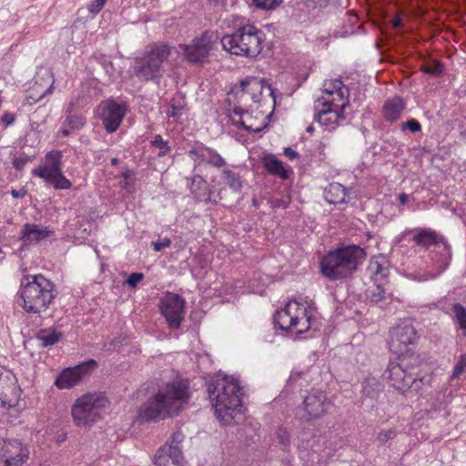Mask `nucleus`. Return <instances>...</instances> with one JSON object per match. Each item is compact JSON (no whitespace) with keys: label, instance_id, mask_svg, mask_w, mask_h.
<instances>
[{"label":"nucleus","instance_id":"nucleus-21","mask_svg":"<svg viewBox=\"0 0 466 466\" xmlns=\"http://www.w3.org/2000/svg\"><path fill=\"white\" fill-rule=\"evenodd\" d=\"M62 154L60 151H51L46 156V162L32 170V175L49 182L62 168Z\"/></svg>","mask_w":466,"mask_h":466},{"label":"nucleus","instance_id":"nucleus-19","mask_svg":"<svg viewBox=\"0 0 466 466\" xmlns=\"http://www.w3.org/2000/svg\"><path fill=\"white\" fill-rule=\"evenodd\" d=\"M322 93L323 96L316 100L332 99V97H335L336 103L339 104L340 111H344L348 106L349 89L340 79L335 78L324 81Z\"/></svg>","mask_w":466,"mask_h":466},{"label":"nucleus","instance_id":"nucleus-14","mask_svg":"<svg viewBox=\"0 0 466 466\" xmlns=\"http://www.w3.org/2000/svg\"><path fill=\"white\" fill-rule=\"evenodd\" d=\"M185 300L177 294L167 292L160 300V310L168 326L177 329L183 319Z\"/></svg>","mask_w":466,"mask_h":466},{"label":"nucleus","instance_id":"nucleus-62","mask_svg":"<svg viewBox=\"0 0 466 466\" xmlns=\"http://www.w3.org/2000/svg\"><path fill=\"white\" fill-rule=\"evenodd\" d=\"M111 163H112V165L116 166L118 163V159L117 158H113L111 160Z\"/></svg>","mask_w":466,"mask_h":466},{"label":"nucleus","instance_id":"nucleus-48","mask_svg":"<svg viewBox=\"0 0 466 466\" xmlns=\"http://www.w3.org/2000/svg\"><path fill=\"white\" fill-rule=\"evenodd\" d=\"M171 240L168 238H164L161 240L152 241L151 246L156 252H159L162 249L170 247Z\"/></svg>","mask_w":466,"mask_h":466},{"label":"nucleus","instance_id":"nucleus-7","mask_svg":"<svg viewBox=\"0 0 466 466\" xmlns=\"http://www.w3.org/2000/svg\"><path fill=\"white\" fill-rule=\"evenodd\" d=\"M264 34L252 25H246L233 34L224 35L220 42L223 48L232 55L256 57L262 49Z\"/></svg>","mask_w":466,"mask_h":466},{"label":"nucleus","instance_id":"nucleus-18","mask_svg":"<svg viewBox=\"0 0 466 466\" xmlns=\"http://www.w3.org/2000/svg\"><path fill=\"white\" fill-rule=\"evenodd\" d=\"M99 114L107 132H115L125 116L126 107L115 101L108 100L99 106Z\"/></svg>","mask_w":466,"mask_h":466},{"label":"nucleus","instance_id":"nucleus-24","mask_svg":"<svg viewBox=\"0 0 466 466\" xmlns=\"http://www.w3.org/2000/svg\"><path fill=\"white\" fill-rule=\"evenodd\" d=\"M188 155L198 165L204 162L217 167H221L226 165L225 159L218 152L202 145L192 147L188 151Z\"/></svg>","mask_w":466,"mask_h":466},{"label":"nucleus","instance_id":"nucleus-28","mask_svg":"<svg viewBox=\"0 0 466 466\" xmlns=\"http://www.w3.org/2000/svg\"><path fill=\"white\" fill-rule=\"evenodd\" d=\"M347 189L339 183H330L325 189V199L330 204H341L346 202Z\"/></svg>","mask_w":466,"mask_h":466},{"label":"nucleus","instance_id":"nucleus-27","mask_svg":"<svg viewBox=\"0 0 466 466\" xmlns=\"http://www.w3.org/2000/svg\"><path fill=\"white\" fill-rule=\"evenodd\" d=\"M262 163L268 173L274 176H278L282 179H286L289 177V172L285 168L283 163L279 160L274 155L268 154L262 158Z\"/></svg>","mask_w":466,"mask_h":466},{"label":"nucleus","instance_id":"nucleus-31","mask_svg":"<svg viewBox=\"0 0 466 466\" xmlns=\"http://www.w3.org/2000/svg\"><path fill=\"white\" fill-rule=\"evenodd\" d=\"M202 189L204 191H207V189H208L207 182L202 178V177L195 176L192 178V183L190 186L191 193L194 194L195 198L197 199H198L199 201L208 202L210 200V196H209V194H206V193L202 194V193L198 192L199 190H202Z\"/></svg>","mask_w":466,"mask_h":466},{"label":"nucleus","instance_id":"nucleus-42","mask_svg":"<svg viewBox=\"0 0 466 466\" xmlns=\"http://www.w3.org/2000/svg\"><path fill=\"white\" fill-rule=\"evenodd\" d=\"M256 6L263 9H272L279 5L282 0H253Z\"/></svg>","mask_w":466,"mask_h":466},{"label":"nucleus","instance_id":"nucleus-1","mask_svg":"<svg viewBox=\"0 0 466 466\" xmlns=\"http://www.w3.org/2000/svg\"><path fill=\"white\" fill-rule=\"evenodd\" d=\"M190 398L188 383L174 380L160 387L138 410V417L146 421H159L177 416L186 409Z\"/></svg>","mask_w":466,"mask_h":466},{"label":"nucleus","instance_id":"nucleus-51","mask_svg":"<svg viewBox=\"0 0 466 466\" xmlns=\"http://www.w3.org/2000/svg\"><path fill=\"white\" fill-rule=\"evenodd\" d=\"M121 344H122L121 339L116 338L108 343H105L103 346V350H107V351L116 350L121 346Z\"/></svg>","mask_w":466,"mask_h":466},{"label":"nucleus","instance_id":"nucleus-36","mask_svg":"<svg viewBox=\"0 0 466 466\" xmlns=\"http://www.w3.org/2000/svg\"><path fill=\"white\" fill-rule=\"evenodd\" d=\"M50 183L56 189H69L72 187L70 180L64 176L62 168L50 181Z\"/></svg>","mask_w":466,"mask_h":466},{"label":"nucleus","instance_id":"nucleus-29","mask_svg":"<svg viewBox=\"0 0 466 466\" xmlns=\"http://www.w3.org/2000/svg\"><path fill=\"white\" fill-rule=\"evenodd\" d=\"M383 389L384 385L376 377H368L362 382L363 395L372 400H376Z\"/></svg>","mask_w":466,"mask_h":466},{"label":"nucleus","instance_id":"nucleus-53","mask_svg":"<svg viewBox=\"0 0 466 466\" xmlns=\"http://www.w3.org/2000/svg\"><path fill=\"white\" fill-rule=\"evenodd\" d=\"M183 434L179 431L177 432H175L173 435H172V438H171V442L168 443V445H178L180 446V443L182 442L183 441Z\"/></svg>","mask_w":466,"mask_h":466},{"label":"nucleus","instance_id":"nucleus-17","mask_svg":"<svg viewBox=\"0 0 466 466\" xmlns=\"http://www.w3.org/2000/svg\"><path fill=\"white\" fill-rule=\"evenodd\" d=\"M96 367V362L90 360L75 367L63 370L55 380V385L60 390L71 389L78 385Z\"/></svg>","mask_w":466,"mask_h":466},{"label":"nucleus","instance_id":"nucleus-52","mask_svg":"<svg viewBox=\"0 0 466 466\" xmlns=\"http://www.w3.org/2000/svg\"><path fill=\"white\" fill-rule=\"evenodd\" d=\"M103 66H104V69L106 70V74L109 75V76H112L114 74V66H113V63L109 60H107L106 57H103Z\"/></svg>","mask_w":466,"mask_h":466},{"label":"nucleus","instance_id":"nucleus-4","mask_svg":"<svg viewBox=\"0 0 466 466\" xmlns=\"http://www.w3.org/2000/svg\"><path fill=\"white\" fill-rule=\"evenodd\" d=\"M412 240L415 245L431 251L433 270L423 274H411L413 279L426 281L440 276L449 266L451 259V246L442 236L429 228H416Z\"/></svg>","mask_w":466,"mask_h":466},{"label":"nucleus","instance_id":"nucleus-35","mask_svg":"<svg viewBox=\"0 0 466 466\" xmlns=\"http://www.w3.org/2000/svg\"><path fill=\"white\" fill-rule=\"evenodd\" d=\"M65 124L69 127L71 130H78L85 125V118L80 115L73 113H66Z\"/></svg>","mask_w":466,"mask_h":466},{"label":"nucleus","instance_id":"nucleus-46","mask_svg":"<svg viewBox=\"0 0 466 466\" xmlns=\"http://www.w3.org/2000/svg\"><path fill=\"white\" fill-rule=\"evenodd\" d=\"M279 442L287 448L289 445V434L284 428H279L277 432Z\"/></svg>","mask_w":466,"mask_h":466},{"label":"nucleus","instance_id":"nucleus-45","mask_svg":"<svg viewBox=\"0 0 466 466\" xmlns=\"http://www.w3.org/2000/svg\"><path fill=\"white\" fill-rule=\"evenodd\" d=\"M106 0H93L87 6V9L93 15L98 14L104 7Z\"/></svg>","mask_w":466,"mask_h":466},{"label":"nucleus","instance_id":"nucleus-64","mask_svg":"<svg viewBox=\"0 0 466 466\" xmlns=\"http://www.w3.org/2000/svg\"><path fill=\"white\" fill-rule=\"evenodd\" d=\"M400 20H397V21H395V23H394L395 26H399V25H400Z\"/></svg>","mask_w":466,"mask_h":466},{"label":"nucleus","instance_id":"nucleus-6","mask_svg":"<svg viewBox=\"0 0 466 466\" xmlns=\"http://www.w3.org/2000/svg\"><path fill=\"white\" fill-rule=\"evenodd\" d=\"M173 47L164 42L147 46L146 50L133 61V75L141 82L158 84L166 68L165 65L172 54Z\"/></svg>","mask_w":466,"mask_h":466},{"label":"nucleus","instance_id":"nucleus-44","mask_svg":"<svg viewBox=\"0 0 466 466\" xmlns=\"http://www.w3.org/2000/svg\"><path fill=\"white\" fill-rule=\"evenodd\" d=\"M401 129L402 130L409 129L412 133H416V132L420 131L421 126H420L419 121H417L416 119L412 118V119H410V120L402 123L401 124Z\"/></svg>","mask_w":466,"mask_h":466},{"label":"nucleus","instance_id":"nucleus-15","mask_svg":"<svg viewBox=\"0 0 466 466\" xmlns=\"http://www.w3.org/2000/svg\"><path fill=\"white\" fill-rule=\"evenodd\" d=\"M398 360L389 362L383 376L390 381L392 387L405 391L415 382V378L413 372L406 369L404 359L399 357Z\"/></svg>","mask_w":466,"mask_h":466},{"label":"nucleus","instance_id":"nucleus-3","mask_svg":"<svg viewBox=\"0 0 466 466\" xmlns=\"http://www.w3.org/2000/svg\"><path fill=\"white\" fill-rule=\"evenodd\" d=\"M18 296L25 312L40 315L56 298L54 283L42 274L25 275L20 281Z\"/></svg>","mask_w":466,"mask_h":466},{"label":"nucleus","instance_id":"nucleus-23","mask_svg":"<svg viewBox=\"0 0 466 466\" xmlns=\"http://www.w3.org/2000/svg\"><path fill=\"white\" fill-rule=\"evenodd\" d=\"M239 88L240 90L237 91V95L239 96L242 101L251 100L254 103H258L263 93L264 85L263 81L257 77H248L240 82Z\"/></svg>","mask_w":466,"mask_h":466},{"label":"nucleus","instance_id":"nucleus-37","mask_svg":"<svg viewBox=\"0 0 466 466\" xmlns=\"http://www.w3.org/2000/svg\"><path fill=\"white\" fill-rule=\"evenodd\" d=\"M386 291L382 285L379 284L376 285L373 288H370L367 290V297L372 301V302H380L385 299Z\"/></svg>","mask_w":466,"mask_h":466},{"label":"nucleus","instance_id":"nucleus-59","mask_svg":"<svg viewBox=\"0 0 466 466\" xmlns=\"http://www.w3.org/2000/svg\"><path fill=\"white\" fill-rule=\"evenodd\" d=\"M400 203L401 205H405L408 202V195L406 194H400L399 197Z\"/></svg>","mask_w":466,"mask_h":466},{"label":"nucleus","instance_id":"nucleus-11","mask_svg":"<svg viewBox=\"0 0 466 466\" xmlns=\"http://www.w3.org/2000/svg\"><path fill=\"white\" fill-rule=\"evenodd\" d=\"M329 406L326 393L313 390L304 398L302 405L297 409V416L302 420L317 419L327 411Z\"/></svg>","mask_w":466,"mask_h":466},{"label":"nucleus","instance_id":"nucleus-16","mask_svg":"<svg viewBox=\"0 0 466 466\" xmlns=\"http://www.w3.org/2000/svg\"><path fill=\"white\" fill-rule=\"evenodd\" d=\"M214 38L213 33L205 32L194 38L190 45L180 46L185 58L191 63H203L212 49Z\"/></svg>","mask_w":466,"mask_h":466},{"label":"nucleus","instance_id":"nucleus-33","mask_svg":"<svg viewBox=\"0 0 466 466\" xmlns=\"http://www.w3.org/2000/svg\"><path fill=\"white\" fill-rule=\"evenodd\" d=\"M223 177L228 187L235 192H239L242 188V181L240 176L232 170L225 169L223 171Z\"/></svg>","mask_w":466,"mask_h":466},{"label":"nucleus","instance_id":"nucleus-13","mask_svg":"<svg viewBox=\"0 0 466 466\" xmlns=\"http://www.w3.org/2000/svg\"><path fill=\"white\" fill-rule=\"evenodd\" d=\"M29 451L20 441L12 439L0 442V466H22Z\"/></svg>","mask_w":466,"mask_h":466},{"label":"nucleus","instance_id":"nucleus-56","mask_svg":"<svg viewBox=\"0 0 466 466\" xmlns=\"http://www.w3.org/2000/svg\"><path fill=\"white\" fill-rule=\"evenodd\" d=\"M329 0H308V5L312 7H322L326 5Z\"/></svg>","mask_w":466,"mask_h":466},{"label":"nucleus","instance_id":"nucleus-38","mask_svg":"<svg viewBox=\"0 0 466 466\" xmlns=\"http://www.w3.org/2000/svg\"><path fill=\"white\" fill-rule=\"evenodd\" d=\"M184 111V106L179 102L177 103L175 99L172 100L169 107L167 110V115L168 117L173 118L176 121L180 119Z\"/></svg>","mask_w":466,"mask_h":466},{"label":"nucleus","instance_id":"nucleus-54","mask_svg":"<svg viewBox=\"0 0 466 466\" xmlns=\"http://www.w3.org/2000/svg\"><path fill=\"white\" fill-rule=\"evenodd\" d=\"M284 155L289 159H295L299 157L298 152L293 150L291 147H285L284 148Z\"/></svg>","mask_w":466,"mask_h":466},{"label":"nucleus","instance_id":"nucleus-40","mask_svg":"<svg viewBox=\"0 0 466 466\" xmlns=\"http://www.w3.org/2000/svg\"><path fill=\"white\" fill-rule=\"evenodd\" d=\"M422 71L431 76H441L443 71V66L439 62H432L422 66Z\"/></svg>","mask_w":466,"mask_h":466},{"label":"nucleus","instance_id":"nucleus-20","mask_svg":"<svg viewBox=\"0 0 466 466\" xmlns=\"http://www.w3.org/2000/svg\"><path fill=\"white\" fill-rule=\"evenodd\" d=\"M53 230L47 227H44L35 223H25L19 234V238L22 240V248L37 245L41 241L50 238L53 235Z\"/></svg>","mask_w":466,"mask_h":466},{"label":"nucleus","instance_id":"nucleus-49","mask_svg":"<svg viewBox=\"0 0 466 466\" xmlns=\"http://www.w3.org/2000/svg\"><path fill=\"white\" fill-rule=\"evenodd\" d=\"M82 99L80 96H73L68 103L66 113H73L75 109L80 107Z\"/></svg>","mask_w":466,"mask_h":466},{"label":"nucleus","instance_id":"nucleus-30","mask_svg":"<svg viewBox=\"0 0 466 466\" xmlns=\"http://www.w3.org/2000/svg\"><path fill=\"white\" fill-rule=\"evenodd\" d=\"M62 337V333L55 329H42L37 332L36 339L41 346L49 347L56 344Z\"/></svg>","mask_w":466,"mask_h":466},{"label":"nucleus","instance_id":"nucleus-43","mask_svg":"<svg viewBox=\"0 0 466 466\" xmlns=\"http://www.w3.org/2000/svg\"><path fill=\"white\" fill-rule=\"evenodd\" d=\"M466 368V355H461L459 361L455 365L452 372V379L458 378Z\"/></svg>","mask_w":466,"mask_h":466},{"label":"nucleus","instance_id":"nucleus-47","mask_svg":"<svg viewBox=\"0 0 466 466\" xmlns=\"http://www.w3.org/2000/svg\"><path fill=\"white\" fill-rule=\"evenodd\" d=\"M144 279V274L140 272H134L129 275L126 283L131 287L135 288L138 282H140Z\"/></svg>","mask_w":466,"mask_h":466},{"label":"nucleus","instance_id":"nucleus-61","mask_svg":"<svg viewBox=\"0 0 466 466\" xmlns=\"http://www.w3.org/2000/svg\"><path fill=\"white\" fill-rule=\"evenodd\" d=\"M5 252H4V250L2 249V248L0 247V259H4V258H5Z\"/></svg>","mask_w":466,"mask_h":466},{"label":"nucleus","instance_id":"nucleus-25","mask_svg":"<svg viewBox=\"0 0 466 466\" xmlns=\"http://www.w3.org/2000/svg\"><path fill=\"white\" fill-rule=\"evenodd\" d=\"M232 114L231 118L234 124L248 131L258 133L266 127V125L262 123L259 125L254 124L250 114L239 106L234 107Z\"/></svg>","mask_w":466,"mask_h":466},{"label":"nucleus","instance_id":"nucleus-26","mask_svg":"<svg viewBox=\"0 0 466 466\" xmlns=\"http://www.w3.org/2000/svg\"><path fill=\"white\" fill-rule=\"evenodd\" d=\"M405 107L403 100L400 96H394L385 101L383 106L384 117L390 122L400 118L402 110Z\"/></svg>","mask_w":466,"mask_h":466},{"label":"nucleus","instance_id":"nucleus-58","mask_svg":"<svg viewBox=\"0 0 466 466\" xmlns=\"http://www.w3.org/2000/svg\"><path fill=\"white\" fill-rule=\"evenodd\" d=\"M53 92V84H51L40 96L38 98L35 99V101H39L46 96L51 94Z\"/></svg>","mask_w":466,"mask_h":466},{"label":"nucleus","instance_id":"nucleus-57","mask_svg":"<svg viewBox=\"0 0 466 466\" xmlns=\"http://www.w3.org/2000/svg\"><path fill=\"white\" fill-rule=\"evenodd\" d=\"M11 195L13 196V198H24L25 195H26V190L24 189V188H21L19 190H16V189H13L11 191Z\"/></svg>","mask_w":466,"mask_h":466},{"label":"nucleus","instance_id":"nucleus-63","mask_svg":"<svg viewBox=\"0 0 466 466\" xmlns=\"http://www.w3.org/2000/svg\"><path fill=\"white\" fill-rule=\"evenodd\" d=\"M312 131H313V127H309L307 128V132L311 133Z\"/></svg>","mask_w":466,"mask_h":466},{"label":"nucleus","instance_id":"nucleus-9","mask_svg":"<svg viewBox=\"0 0 466 466\" xmlns=\"http://www.w3.org/2000/svg\"><path fill=\"white\" fill-rule=\"evenodd\" d=\"M311 316L308 309L300 303L290 300L285 308L278 310L274 315V324L283 331H292L301 334L310 328Z\"/></svg>","mask_w":466,"mask_h":466},{"label":"nucleus","instance_id":"nucleus-5","mask_svg":"<svg viewBox=\"0 0 466 466\" xmlns=\"http://www.w3.org/2000/svg\"><path fill=\"white\" fill-rule=\"evenodd\" d=\"M365 258L366 252L360 246H341L322 258L320 271L331 280L345 279L355 272Z\"/></svg>","mask_w":466,"mask_h":466},{"label":"nucleus","instance_id":"nucleus-50","mask_svg":"<svg viewBox=\"0 0 466 466\" xmlns=\"http://www.w3.org/2000/svg\"><path fill=\"white\" fill-rule=\"evenodd\" d=\"M15 121V116L12 113L5 112L0 118V123L5 127H9L13 125Z\"/></svg>","mask_w":466,"mask_h":466},{"label":"nucleus","instance_id":"nucleus-12","mask_svg":"<svg viewBox=\"0 0 466 466\" xmlns=\"http://www.w3.org/2000/svg\"><path fill=\"white\" fill-rule=\"evenodd\" d=\"M314 108L316 111L314 119L328 130L335 129L339 121L344 118V111H340L339 104L336 103L335 97L315 100Z\"/></svg>","mask_w":466,"mask_h":466},{"label":"nucleus","instance_id":"nucleus-34","mask_svg":"<svg viewBox=\"0 0 466 466\" xmlns=\"http://www.w3.org/2000/svg\"><path fill=\"white\" fill-rule=\"evenodd\" d=\"M150 144L153 147L159 148V152L157 153L158 157H164L171 152L168 141L164 140L161 135H156Z\"/></svg>","mask_w":466,"mask_h":466},{"label":"nucleus","instance_id":"nucleus-8","mask_svg":"<svg viewBox=\"0 0 466 466\" xmlns=\"http://www.w3.org/2000/svg\"><path fill=\"white\" fill-rule=\"evenodd\" d=\"M106 397L101 392H89L77 398L71 408L74 423L78 426L91 425L101 419V411L107 405Z\"/></svg>","mask_w":466,"mask_h":466},{"label":"nucleus","instance_id":"nucleus-41","mask_svg":"<svg viewBox=\"0 0 466 466\" xmlns=\"http://www.w3.org/2000/svg\"><path fill=\"white\" fill-rule=\"evenodd\" d=\"M396 433L393 429L380 431L377 434L376 441L379 442V444L382 445L388 442L390 440L393 439Z\"/></svg>","mask_w":466,"mask_h":466},{"label":"nucleus","instance_id":"nucleus-10","mask_svg":"<svg viewBox=\"0 0 466 466\" xmlns=\"http://www.w3.org/2000/svg\"><path fill=\"white\" fill-rule=\"evenodd\" d=\"M418 339V335L413 323L405 319L394 327L390 332V350L398 355L408 352L409 346L413 345Z\"/></svg>","mask_w":466,"mask_h":466},{"label":"nucleus","instance_id":"nucleus-55","mask_svg":"<svg viewBox=\"0 0 466 466\" xmlns=\"http://www.w3.org/2000/svg\"><path fill=\"white\" fill-rule=\"evenodd\" d=\"M28 161V158H15L14 160V167L16 168V169H23L25 165L26 164V162Z\"/></svg>","mask_w":466,"mask_h":466},{"label":"nucleus","instance_id":"nucleus-32","mask_svg":"<svg viewBox=\"0 0 466 466\" xmlns=\"http://www.w3.org/2000/svg\"><path fill=\"white\" fill-rule=\"evenodd\" d=\"M450 315L466 336V309L460 303H453L451 308Z\"/></svg>","mask_w":466,"mask_h":466},{"label":"nucleus","instance_id":"nucleus-22","mask_svg":"<svg viewBox=\"0 0 466 466\" xmlns=\"http://www.w3.org/2000/svg\"><path fill=\"white\" fill-rule=\"evenodd\" d=\"M182 461L181 446L168 445V442L160 447L154 457L156 466H178Z\"/></svg>","mask_w":466,"mask_h":466},{"label":"nucleus","instance_id":"nucleus-60","mask_svg":"<svg viewBox=\"0 0 466 466\" xmlns=\"http://www.w3.org/2000/svg\"><path fill=\"white\" fill-rule=\"evenodd\" d=\"M70 132H71V129L65 128V129L62 130V134H63L64 137L69 136Z\"/></svg>","mask_w":466,"mask_h":466},{"label":"nucleus","instance_id":"nucleus-2","mask_svg":"<svg viewBox=\"0 0 466 466\" xmlns=\"http://www.w3.org/2000/svg\"><path fill=\"white\" fill-rule=\"evenodd\" d=\"M208 391L217 418L229 423L232 413L240 411L242 407L244 391L239 380L233 376L217 375L210 380Z\"/></svg>","mask_w":466,"mask_h":466},{"label":"nucleus","instance_id":"nucleus-39","mask_svg":"<svg viewBox=\"0 0 466 466\" xmlns=\"http://www.w3.org/2000/svg\"><path fill=\"white\" fill-rule=\"evenodd\" d=\"M299 457L301 460L305 461L309 466H312L316 463H319V454L316 451H309L307 450H299Z\"/></svg>","mask_w":466,"mask_h":466}]
</instances>
